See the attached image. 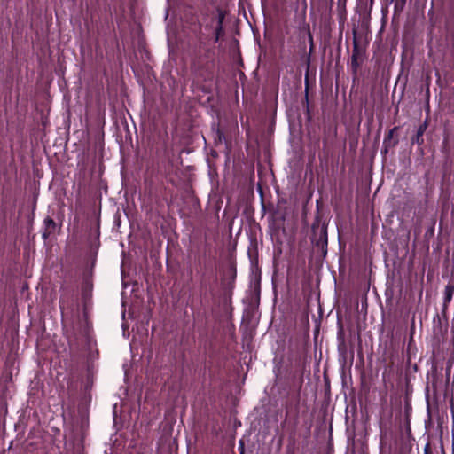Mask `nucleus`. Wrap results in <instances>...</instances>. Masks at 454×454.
<instances>
[{
    "label": "nucleus",
    "instance_id": "nucleus-1",
    "mask_svg": "<svg viewBox=\"0 0 454 454\" xmlns=\"http://www.w3.org/2000/svg\"><path fill=\"white\" fill-rule=\"evenodd\" d=\"M225 18V13L222 10H217L214 14L210 26L215 29V41L218 42L223 35V23Z\"/></svg>",
    "mask_w": 454,
    "mask_h": 454
},
{
    "label": "nucleus",
    "instance_id": "nucleus-2",
    "mask_svg": "<svg viewBox=\"0 0 454 454\" xmlns=\"http://www.w3.org/2000/svg\"><path fill=\"white\" fill-rule=\"evenodd\" d=\"M454 294V286L447 285L444 289L443 305L446 307L452 300Z\"/></svg>",
    "mask_w": 454,
    "mask_h": 454
},
{
    "label": "nucleus",
    "instance_id": "nucleus-4",
    "mask_svg": "<svg viewBox=\"0 0 454 454\" xmlns=\"http://www.w3.org/2000/svg\"><path fill=\"white\" fill-rule=\"evenodd\" d=\"M44 223L49 226V225H54V221L51 218H47L45 219Z\"/></svg>",
    "mask_w": 454,
    "mask_h": 454
},
{
    "label": "nucleus",
    "instance_id": "nucleus-3",
    "mask_svg": "<svg viewBox=\"0 0 454 454\" xmlns=\"http://www.w3.org/2000/svg\"><path fill=\"white\" fill-rule=\"evenodd\" d=\"M427 129L426 124L420 125L418 129L417 135L415 137L412 138V143L420 144V137L424 134L425 130Z\"/></svg>",
    "mask_w": 454,
    "mask_h": 454
},
{
    "label": "nucleus",
    "instance_id": "nucleus-5",
    "mask_svg": "<svg viewBox=\"0 0 454 454\" xmlns=\"http://www.w3.org/2000/svg\"><path fill=\"white\" fill-rule=\"evenodd\" d=\"M395 129H396V128H394L393 129H391V130L389 131V133H388V137H387L388 139H391V137H392V136H393V134H394V131H395Z\"/></svg>",
    "mask_w": 454,
    "mask_h": 454
}]
</instances>
